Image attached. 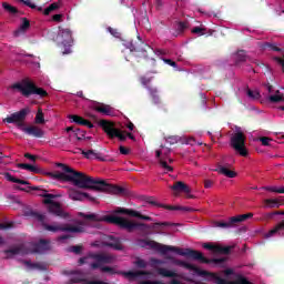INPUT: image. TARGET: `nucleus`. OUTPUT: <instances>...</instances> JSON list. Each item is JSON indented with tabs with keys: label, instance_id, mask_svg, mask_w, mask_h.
<instances>
[{
	"label": "nucleus",
	"instance_id": "f257e3e1",
	"mask_svg": "<svg viewBox=\"0 0 284 284\" xmlns=\"http://www.w3.org/2000/svg\"><path fill=\"white\" fill-rule=\"evenodd\" d=\"M57 168L61 171L50 172L48 176L53 181H60L61 183H73L75 187L81 190H94L95 192H105L106 194H125L123 186H114L108 184L104 180L94 179L87 175L83 172H79L68 164L58 163Z\"/></svg>",
	"mask_w": 284,
	"mask_h": 284
},
{
	"label": "nucleus",
	"instance_id": "f03ea898",
	"mask_svg": "<svg viewBox=\"0 0 284 284\" xmlns=\"http://www.w3.org/2000/svg\"><path fill=\"white\" fill-rule=\"evenodd\" d=\"M106 223H113V225H119L122 230H128L129 232H148V230H156V227H179V223H170V222H155L152 225L139 222H132L130 220H125L124 217H120L116 215H108L103 219Z\"/></svg>",
	"mask_w": 284,
	"mask_h": 284
},
{
	"label": "nucleus",
	"instance_id": "7ed1b4c3",
	"mask_svg": "<svg viewBox=\"0 0 284 284\" xmlns=\"http://www.w3.org/2000/svg\"><path fill=\"white\" fill-rule=\"evenodd\" d=\"M153 250H158L161 252V254H168V252H175V254H179V256H189V258H193V261H200V263H204L206 265H210V263H215V265H223L225 263V258H213L210 260L207 257L203 256V253L192 250V248H181L176 246H168L158 243L156 247H153Z\"/></svg>",
	"mask_w": 284,
	"mask_h": 284
},
{
	"label": "nucleus",
	"instance_id": "20e7f679",
	"mask_svg": "<svg viewBox=\"0 0 284 284\" xmlns=\"http://www.w3.org/2000/svg\"><path fill=\"white\" fill-rule=\"evenodd\" d=\"M11 89L18 90V92H20L22 97H26V99L32 97V94H37L40 99H45V97H48V91L37 87V84L31 81H24L23 83L17 82L11 85Z\"/></svg>",
	"mask_w": 284,
	"mask_h": 284
},
{
	"label": "nucleus",
	"instance_id": "39448f33",
	"mask_svg": "<svg viewBox=\"0 0 284 284\" xmlns=\"http://www.w3.org/2000/svg\"><path fill=\"white\" fill-rule=\"evenodd\" d=\"M40 196H43V203L44 205H49L48 210L50 214H53L54 216H60V219H68V213L63 211L61 207V203L54 202L53 199H57V195L51 193H42Z\"/></svg>",
	"mask_w": 284,
	"mask_h": 284
},
{
	"label": "nucleus",
	"instance_id": "423d86ee",
	"mask_svg": "<svg viewBox=\"0 0 284 284\" xmlns=\"http://www.w3.org/2000/svg\"><path fill=\"white\" fill-rule=\"evenodd\" d=\"M28 114H30V108H23L3 119V123H13L18 130H23V128H26L24 123L26 119H28Z\"/></svg>",
	"mask_w": 284,
	"mask_h": 284
},
{
	"label": "nucleus",
	"instance_id": "0eeeda50",
	"mask_svg": "<svg viewBox=\"0 0 284 284\" xmlns=\"http://www.w3.org/2000/svg\"><path fill=\"white\" fill-rule=\"evenodd\" d=\"M57 41L64 48V50L62 51V54H70L71 52L70 48H72V43H74V39H72V30L68 28L63 29L59 27Z\"/></svg>",
	"mask_w": 284,
	"mask_h": 284
},
{
	"label": "nucleus",
	"instance_id": "6e6552de",
	"mask_svg": "<svg viewBox=\"0 0 284 284\" xmlns=\"http://www.w3.org/2000/svg\"><path fill=\"white\" fill-rule=\"evenodd\" d=\"M98 124L102 128L109 139H119L120 141H125L128 139V135L114 128V123L108 120H100Z\"/></svg>",
	"mask_w": 284,
	"mask_h": 284
},
{
	"label": "nucleus",
	"instance_id": "1a4fd4ad",
	"mask_svg": "<svg viewBox=\"0 0 284 284\" xmlns=\"http://www.w3.org/2000/svg\"><path fill=\"white\" fill-rule=\"evenodd\" d=\"M42 227L44 230H47V232H53V233H57V232H71L73 234H81L83 232H85L83 230V226H72V225H69V224H58V225H50L48 223H43Z\"/></svg>",
	"mask_w": 284,
	"mask_h": 284
},
{
	"label": "nucleus",
	"instance_id": "9d476101",
	"mask_svg": "<svg viewBox=\"0 0 284 284\" xmlns=\"http://www.w3.org/2000/svg\"><path fill=\"white\" fill-rule=\"evenodd\" d=\"M231 148L240 153V156H247V149L245 148V134L239 131L231 138Z\"/></svg>",
	"mask_w": 284,
	"mask_h": 284
},
{
	"label": "nucleus",
	"instance_id": "9b49d317",
	"mask_svg": "<svg viewBox=\"0 0 284 284\" xmlns=\"http://www.w3.org/2000/svg\"><path fill=\"white\" fill-rule=\"evenodd\" d=\"M69 199H71V201H89L90 203H97V197L77 189H69Z\"/></svg>",
	"mask_w": 284,
	"mask_h": 284
},
{
	"label": "nucleus",
	"instance_id": "f8f14e48",
	"mask_svg": "<svg viewBox=\"0 0 284 284\" xmlns=\"http://www.w3.org/2000/svg\"><path fill=\"white\" fill-rule=\"evenodd\" d=\"M284 216V211H275L273 213H268V219H272V216ZM274 234H277V236H284V220L280 223H277L267 234L266 236H274Z\"/></svg>",
	"mask_w": 284,
	"mask_h": 284
},
{
	"label": "nucleus",
	"instance_id": "ddd939ff",
	"mask_svg": "<svg viewBox=\"0 0 284 284\" xmlns=\"http://www.w3.org/2000/svg\"><path fill=\"white\" fill-rule=\"evenodd\" d=\"M29 254H45L50 250V241L40 240L38 243L30 244Z\"/></svg>",
	"mask_w": 284,
	"mask_h": 284
},
{
	"label": "nucleus",
	"instance_id": "4468645a",
	"mask_svg": "<svg viewBox=\"0 0 284 284\" xmlns=\"http://www.w3.org/2000/svg\"><path fill=\"white\" fill-rule=\"evenodd\" d=\"M4 254H7V258H12V256H19V254H30V247H28V244L26 243L18 244L11 248L6 250Z\"/></svg>",
	"mask_w": 284,
	"mask_h": 284
},
{
	"label": "nucleus",
	"instance_id": "2eb2a0df",
	"mask_svg": "<svg viewBox=\"0 0 284 284\" xmlns=\"http://www.w3.org/2000/svg\"><path fill=\"white\" fill-rule=\"evenodd\" d=\"M131 52H138V57H143V59H148V52H154V49L140 40L138 43H133Z\"/></svg>",
	"mask_w": 284,
	"mask_h": 284
},
{
	"label": "nucleus",
	"instance_id": "dca6fc26",
	"mask_svg": "<svg viewBox=\"0 0 284 284\" xmlns=\"http://www.w3.org/2000/svg\"><path fill=\"white\" fill-rule=\"evenodd\" d=\"M115 214H126V216H133L134 219H140L141 221H152V217L141 214V212L132 209H121L115 210Z\"/></svg>",
	"mask_w": 284,
	"mask_h": 284
},
{
	"label": "nucleus",
	"instance_id": "f3484780",
	"mask_svg": "<svg viewBox=\"0 0 284 284\" xmlns=\"http://www.w3.org/2000/svg\"><path fill=\"white\" fill-rule=\"evenodd\" d=\"M203 247L204 250H210L215 254H230V252L234 250V246H221V245H214L212 243H204Z\"/></svg>",
	"mask_w": 284,
	"mask_h": 284
},
{
	"label": "nucleus",
	"instance_id": "a211bd4d",
	"mask_svg": "<svg viewBox=\"0 0 284 284\" xmlns=\"http://www.w3.org/2000/svg\"><path fill=\"white\" fill-rule=\"evenodd\" d=\"M22 132L29 136H34V139H43L45 136V131L37 125H29L22 128Z\"/></svg>",
	"mask_w": 284,
	"mask_h": 284
},
{
	"label": "nucleus",
	"instance_id": "6ab92c4d",
	"mask_svg": "<svg viewBox=\"0 0 284 284\" xmlns=\"http://www.w3.org/2000/svg\"><path fill=\"white\" fill-rule=\"evenodd\" d=\"M103 245L105 247H112V250H116L118 252H121L123 250V244H121V240L114 237V235L105 236Z\"/></svg>",
	"mask_w": 284,
	"mask_h": 284
},
{
	"label": "nucleus",
	"instance_id": "aec40b11",
	"mask_svg": "<svg viewBox=\"0 0 284 284\" xmlns=\"http://www.w3.org/2000/svg\"><path fill=\"white\" fill-rule=\"evenodd\" d=\"M215 172H217L219 174H223V176H226L227 179H236V172L232 170V164L219 163Z\"/></svg>",
	"mask_w": 284,
	"mask_h": 284
},
{
	"label": "nucleus",
	"instance_id": "412c9836",
	"mask_svg": "<svg viewBox=\"0 0 284 284\" xmlns=\"http://www.w3.org/2000/svg\"><path fill=\"white\" fill-rule=\"evenodd\" d=\"M64 274L69 276L68 284L83 283L85 281V277L79 271H64Z\"/></svg>",
	"mask_w": 284,
	"mask_h": 284
},
{
	"label": "nucleus",
	"instance_id": "4be33fe9",
	"mask_svg": "<svg viewBox=\"0 0 284 284\" xmlns=\"http://www.w3.org/2000/svg\"><path fill=\"white\" fill-rule=\"evenodd\" d=\"M122 274L123 276L129 278V281H134V278H139L141 276H148V278L152 276V272L150 271H128V272H123Z\"/></svg>",
	"mask_w": 284,
	"mask_h": 284
},
{
	"label": "nucleus",
	"instance_id": "5701e85b",
	"mask_svg": "<svg viewBox=\"0 0 284 284\" xmlns=\"http://www.w3.org/2000/svg\"><path fill=\"white\" fill-rule=\"evenodd\" d=\"M254 216V213H246L242 215L232 216L229 219V225L231 227H236L239 223H243V221H247V219H252Z\"/></svg>",
	"mask_w": 284,
	"mask_h": 284
},
{
	"label": "nucleus",
	"instance_id": "b1692460",
	"mask_svg": "<svg viewBox=\"0 0 284 284\" xmlns=\"http://www.w3.org/2000/svg\"><path fill=\"white\" fill-rule=\"evenodd\" d=\"M93 110L104 116H112V106L110 104L97 103L93 105Z\"/></svg>",
	"mask_w": 284,
	"mask_h": 284
},
{
	"label": "nucleus",
	"instance_id": "393cba45",
	"mask_svg": "<svg viewBox=\"0 0 284 284\" xmlns=\"http://www.w3.org/2000/svg\"><path fill=\"white\" fill-rule=\"evenodd\" d=\"M69 119H71L73 123H77V125H85V128H89V130H92V128H94V124H92V122H90L89 120L83 119V116L71 114L69 115Z\"/></svg>",
	"mask_w": 284,
	"mask_h": 284
},
{
	"label": "nucleus",
	"instance_id": "a878e982",
	"mask_svg": "<svg viewBox=\"0 0 284 284\" xmlns=\"http://www.w3.org/2000/svg\"><path fill=\"white\" fill-rule=\"evenodd\" d=\"M89 256L90 258H93V261H97L100 264H108L112 262V256L105 253H91Z\"/></svg>",
	"mask_w": 284,
	"mask_h": 284
},
{
	"label": "nucleus",
	"instance_id": "bb28decb",
	"mask_svg": "<svg viewBox=\"0 0 284 284\" xmlns=\"http://www.w3.org/2000/svg\"><path fill=\"white\" fill-rule=\"evenodd\" d=\"M158 274L163 276V278H179V273L176 271H170L164 267H159Z\"/></svg>",
	"mask_w": 284,
	"mask_h": 284
},
{
	"label": "nucleus",
	"instance_id": "cd10ccee",
	"mask_svg": "<svg viewBox=\"0 0 284 284\" xmlns=\"http://www.w3.org/2000/svg\"><path fill=\"white\" fill-rule=\"evenodd\" d=\"M171 190H173V192H184L185 194H190V192H192L190 186L181 181L175 182L174 185L171 186Z\"/></svg>",
	"mask_w": 284,
	"mask_h": 284
},
{
	"label": "nucleus",
	"instance_id": "c85d7f7f",
	"mask_svg": "<svg viewBox=\"0 0 284 284\" xmlns=\"http://www.w3.org/2000/svg\"><path fill=\"white\" fill-rule=\"evenodd\" d=\"M3 176L10 183H19L20 185H30V182H28L26 180L18 179V178H14L12 174H10L8 172L3 173Z\"/></svg>",
	"mask_w": 284,
	"mask_h": 284
},
{
	"label": "nucleus",
	"instance_id": "c756f323",
	"mask_svg": "<svg viewBox=\"0 0 284 284\" xmlns=\"http://www.w3.org/2000/svg\"><path fill=\"white\" fill-rule=\"evenodd\" d=\"M138 245H140V247H149L150 250H154V247H159V243L152 240H139Z\"/></svg>",
	"mask_w": 284,
	"mask_h": 284
},
{
	"label": "nucleus",
	"instance_id": "7c9ffc66",
	"mask_svg": "<svg viewBox=\"0 0 284 284\" xmlns=\"http://www.w3.org/2000/svg\"><path fill=\"white\" fill-rule=\"evenodd\" d=\"M17 166L20 170H27L28 172H33V174H39V172H41L39 168L28 163H19Z\"/></svg>",
	"mask_w": 284,
	"mask_h": 284
},
{
	"label": "nucleus",
	"instance_id": "2f4dec72",
	"mask_svg": "<svg viewBox=\"0 0 284 284\" xmlns=\"http://www.w3.org/2000/svg\"><path fill=\"white\" fill-rule=\"evenodd\" d=\"M152 101L155 105H159V103H161V98L159 97V90H156L155 88H148Z\"/></svg>",
	"mask_w": 284,
	"mask_h": 284
},
{
	"label": "nucleus",
	"instance_id": "473e14b6",
	"mask_svg": "<svg viewBox=\"0 0 284 284\" xmlns=\"http://www.w3.org/2000/svg\"><path fill=\"white\" fill-rule=\"evenodd\" d=\"M2 8L9 14H19V9H17V7H13L12 4H10L8 2H2Z\"/></svg>",
	"mask_w": 284,
	"mask_h": 284
},
{
	"label": "nucleus",
	"instance_id": "72a5a7b5",
	"mask_svg": "<svg viewBox=\"0 0 284 284\" xmlns=\"http://www.w3.org/2000/svg\"><path fill=\"white\" fill-rule=\"evenodd\" d=\"M246 94L248 99H252V101H258V99H261V92L257 90L247 89Z\"/></svg>",
	"mask_w": 284,
	"mask_h": 284
},
{
	"label": "nucleus",
	"instance_id": "f704fd0d",
	"mask_svg": "<svg viewBox=\"0 0 284 284\" xmlns=\"http://www.w3.org/2000/svg\"><path fill=\"white\" fill-rule=\"evenodd\" d=\"M268 101H271V103H281V101H284V95L277 90L274 95L268 97Z\"/></svg>",
	"mask_w": 284,
	"mask_h": 284
},
{
	"label": "nucleus",
	"instance_id": "c9c22d12",
	"mask_svg": "<svg viewBox=\"0 0 284 284\" xmlns=\"http://www.w3.org/2000/svg\"><path fill=\"white\" fill-rule=\"evenodd\" d=\"M262 50H272L273 52H282V49L276 47L274 43L265 42L261 45Z\"/></svg>",
	"mask_w": 284,
	"mask_h": 284
},
{
	"label": "nucleus",
	"instance_id": "e433bc0d",
	"mask_svg": "<svg viewBox=\"0 0 284 284\" xmlns=\"http://www.w3.org/2000/svg\"><path fill=\"white\" fill-rule=\"evenodd\" d=\"M61 8V2H53L47 9H44V14L48 16L50 12H54V10H59Z\"/></svg>",
	"mask_w": 284,
	"mask_h": 284
},
{
	"label": "nucleus",
	"instance_id": "4c0bfd02",
	"mask_svg": "<svg viewBox=\"0 0 284 284\" xmlns=\"http://www.w3.org/2000/svg\"><path fill=\"white\" fill-rule=\"evenodd\" d=\"M21 3H24V6H27L28 8H31V10H38L39 12H41V10H43V8L41 7H37V4H34L32 2V0H19Z\"/></svg>",
	"mask_w": 284,
	"mask_h": 284
},
{
	"label": "nucleus",
	"instance_id": "58836bf2",
	"mask_svg": "<svg viewBox=\"0 0 284 284\" xmlns=\"http://www.w3.org/2000/svg\"><path fill=\"white\" fill-rule=\"evenodd\" d=\"M235 61L236 63H243L247 61V54L245 53V51L243 50L237 51Z\"/></svg>",
	"mask_w": 284,
	"mask_h": 284
},
{
	"label": "nucleus",
	"instance_id": "ea45409f",
	"mask_svg": "<svg viewBox=\"0 0 284 284\" xmlns=\"http://www.w3.org/2000/svg\"><path fill=\"white\" fill-rule=\"evenodd\" d=\"M31 216L33 219H36L37 221H39V223H41V225L43 226V223H45V215L39 213V212H31Z\"/></svg>",
	"mask_w": 284,
	"mask_h": 284
},
{
	"label": "nucleus",
	"instance_id": "a19ab883",
	"mask_svg": "<svg viewBox=\"0 0 284 284\" xmlns=\"http://www.w3.org/2000/svg\"><path fill=\"white\" fill-rule=\"evenodd\" d=\"M82 154L85 159H101L99 158V153L94 152V150L82 151Z\"/></svg>",
	"mask_w": 284,
	"mask_h": 284
},
{
	"label": "nucleus",
	"instance_id": "79ce46f5",
	"mask_svg": "<svg viewBox=\"0 0 284 284\" xmlns=\"http://www.w3.org/2000/svg\"><path fill=\"white\" fill-rule=\"evenodd\" d=\"M263 190H266V192H275L276 194H284V186L276 187V186H264Z\"/></svg>",
	"mask_w": 284,
	"mask_h": 284
},
{
	"label": "nucleus",
	"instance_id": "37998d69",
	"mask_svg": "<svg viewBox=\"0 0 284 284\" xmlns=\"http://www.w3.org/2000/svg\"><path fill=\"white\" fill-rule=\"evenodd\" d=\"M214 227H221L222 230L232 229V226H230V221H227V222L216 221V222H214Z\"/></svg>",
	"mask_w": 284,
	"mask_h": 284
},
{
	"label": "nucleus",
	"instance_id": "c03bdc74",
	"mask_svg": "<svg viewBox=\"0 0 284 284\" xmlns=\"http://www.w3.org/2000/svg\"><path fill=\"white\" fill-rule=\"evenodd\" d=\"M36 123L42 124L45 123V118L43 115V111L39 110L37 115H36Z\"/></svg>",
	"mask_w": 284,
	"mask_h": 284
},
{
	"label": "nucleus",
	"instance_id": "a18cd8bd",
	"mask_svg": "<svg viewBox=\"0 0 284 284\" xmlns=\"http://www.w3.org/2000/svg\"><path fill=\"white\" fill-rule=\"evenodd\" d=\"M74 134L78 141H83L85 139V131H82L81 129H75Z\"/></svg>",
	"mask_w": 284,
	"mask_h": 284
},
{
	"label": "nucleus",
	"instance_id": "49530a36",
	"mask_svg": "<svg viewBox=\"0 0 284 284\" xmlns=\"http://www.w3.org/2000/svg\"><path fill=\"white\" fill-rule=\"evenodd\" d=\"M160 165L161 168H163V170H165L166 172H174V168H172L171 165L168 164L166 161H163L162 159H160Z\"/></svg>",
	"mask_w": 284,
	"mask_h": 284
},
{
	"label": "nucleus",
	"instance_id": "de8ad7c7",
	"mask_svg": "<svg viewBox=\"0 0 284 284\" xmlns=\"http://www.w3.org/2000/svg\"><path fill=\"white\" fill-rule=\"evenodd\" d=\"M101 272H104V273H108V274H111V275L119 274V272H116L114 270V267H111V266H102Z\"/></svg>",
	"mask_w": 284,
	"mask_h": 284
},
{
	"label": "nucleus",
	"instance_id": "09e8293b",
	"mask_svg": "<svg viewBox=\"0 0 284 284\" xmlns=\"http://www.w3.org/2000/svg\"><path fill=\"white\" fill-rule=\"evenodd\" d=\"M108 31L110 32V34H112V37H115V39H121V32H119V29L109 27Z\"/></svg>",
	"mask_w": 284,
	"mask_h": 284
},
{
	"label": "nucleus",
	"instance_id": "8fccbe9b",
	"mask_svg": "<svg viewBox=\"0 0 284 284\" xmlns=\"http://www.w3.org/2000/svg\"><path fill=\"white\" fill-rule=\"evenodd\" d=\"M135 265L140 270H145V267H148V262L144 261V260L139 258L138 261H135Z\"/></svg>",
	"mask_w": 284,
	"mask_h": 284
},
{
	"label": "nucleus",
	"instance_id": "3c124183",
	"mask_svg": "<svg viewBox=\"0 0 284 284\" xmlns=\"http://www.w3.org/2000/svg\"><path fill=\"white\" fill-rule=\"evenodd\" d=\"M186 29H187V22H179L176 26V30L180 33L185 32Z\"/></svg>",
	"mask_w": 284,
	"mask_h": 284
},
{
	"label": "nucleus",
	"instance_id": "603ef678",
	"mask_svg": "<svg viewBox=\"0 0 284 284\" xmlns=\"http://www.w3.org/2000/svg\"><path fill=\"white\" fill-rule=\"evenodd\" d=\"M26 265H28V267H30L31 270H43V266H41V264L39 263H32L27 261Z\"/></svg>",
	"mask_w": 284,
	"mask_h": 284
},
{
	"label": "nucleus",
	"instance_id": "864d4df0",
	"mask_svg": "<svg viewBox=\"0 0 284 284\" xmlns=\"http://www.w3.org/2000/svg\"><path fill=\"white\" fill-rule=\"evenodd\" d=\"M30 28V20L28 18H22V24L20 26V30L26 31Z\"/></svg>",
	"mask_w": 284,
	"mask_h": 284
},
{
	"label": "nucleus",
	"instance_id": "5fc2aeb1",
	"mask_svg": "<svg viewBox=\"0 0 284 284\" xmlns=\"http://www.w3.org/2000/svg\"><path fill=\"white\" fill-rule=\"evenodd\" d=\"M151 81H152V79H150V78H145V77L140 78V82L144 85V88H146V90H148V88H151V87H149Z\"/></svg>",
	"mask_w": 284,
	"mask_h": 284
},
{
	"label": "nucleus",
	"instance_id": "6e6d98bb",
	"mask_svg": "<svg viewBox=\"0 0 284 284\" xmlns=\"http://www.w3.org/2000/svg\"><path fill=\"white\" fill-rule=\"evenodd\" d=\"M160 207H163L164 210L178 211L181 210V206H174V205H168V204H160Z\"/></svg>",
	"mask_w": 284,
	"mask_h": 284
},
{
	"label": "nucleus",
	"instance_id": "4d7b16f0",
	"mask_svg": "<svg viewBox=\"0 0 284 284\" xmlns=\"http://www.w3.org/2000/svg\"><path fill=\"white\" fill-rule=\"evenodd\" d=\"M264 203H265L266 205H270L271 207H274L275 205H278V200L266 199V200H264Z\"/></svg>",
	"mask_w": 284,
	"mask_h": 284
},
{
	"label": "nucleus",
	"instance_id": "13d9d810",
	"mask_svg": "<svg viewBox=\"0 0 284 284\" xmlns=\"http://www.w3.org/2000/svg\"><path fill=\"white\" fill-rule=\"evenodd\" d=\"M84 219H87L88 221H101V219H99V215L94 213L84 215Z\"/></svg>",
	"mask_w": 284,
	"mask_h": 284
},
{
	"label": "nucleus",
	"instance_id": "bf43d9fd",
	"mask_svg": "<svg viewBox=\"0 0 284 284\" xmlns=\"http://www.w3.org/2000/svg\"><path fill=\"white\" fill-rule=\"evenodd\" d=\"M71 252H73V254H81V252H83V246L81 245L72 246Z\"/></svg>",
	"mask_w": 284,
	"mask_h": 284
},
{
	"label": "nucleus",
	"instance_id": "052dcab7",
	"mask_svg": "<svg viewBox=\"0 0 284 284\" xmlns=\"http://www.w3.org/2000/svg\"><path fill=\"white\" fill-rule=\"evenodd\" d=\"M203 30H205V29H203L201 27H195V28L192 29V33L193 34H199L200 37H203V34H204Z\"/></svg>",
	"mask_w": 284,
	"mask_h": 284
},
{
	"label": "nucleus",
	"instance_id": "680f3d73",
	"mask_svg": "<svg viewBox=\"0 0 284 284\" xmlns=\"http://www.w3.org/2000/svg\"><path fill=\"white\" fill-rule=\"evenodd\" d=\"M52 21H55V23H61L63 21V14L58 13L52 16Z\"/></svg>",
	"mask_w": 284,
	"mask_h": 284
},
{
	"label": "nucleus",
	"instance_id": "e2e57ef3",
	"mask_svg": "<svg viewBox=\"0 0 284 284\" xmlns=\"http://www.w3.org/2000/svg\"><path fill=\"white\" fill-rule=\"evenodd\" d=\"M146 203H149L150 205H155L156 207H160V203L156 202V200L154 197H146Z\"/></svg>",
	"mask_w": 284,
	"mask_h": 284
},
{
	"label": "nucleus",
	"instance_id": "0e129e2a",
	"mask_svg": "<svg viewBox=\"0 0 284 284\" xmlns=\"http://www.w3.org/2000/svg\"><path fill=\"white\" fill-rule=\"evenodd\" d=\"M260 141L262 143V145H270V141H272V139L267 138V136H263V138H260Z\"/></svg>",
	"mask_w": 284,
	"mask_h": 284
},
{
	"label": "nucleus",
	"instance_id": "69168bd1",
	"mask_svg": "<svg viewBox=\"0 0 284 284\" xmlns=\"http://www.w3.org/2000/svg\"><path fill=\"white\" fill-rule=\"evenodd\" d=\"M120 154H123L124 156H128V154H130V149L121 145L120 146Z\"/></svg>",
	"mask_w": 284,
	"mask_h": 284
},
{
	"label": "nucleus",
	"instance_id": "338daca9",
	"mask_svg": "<svg viewBox=\"0 0 284 284\" xmlns=\"http://www.w3.org/2000/svg\"><path fill=\"white\" fill-rule=\"evenodd\" d=\"M212 185H214V181H212V180H204V187L206 190H210V187H212Z\"/></svg>",
	"mask_w": 284,
	"mask_h": 284
},
{
	"label": "nucleus",
	"instance_id": "774afa93",
	"mask_svg": "<svg viewBox=\"0 0 284 284\" xmlns=\"http://www.w3.org/2000/svg\"><path fill=\"white\" fill-rule=\"evenodd\" d=\"M274 61H276V63H278V65H282L283 70H284V59L275 57Z\"/></svg>",
	"mask_w": 284,
	"mask_h": 284
}]
</instances>
